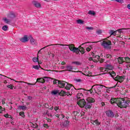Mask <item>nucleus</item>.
I'll list each match as a JSON object with an SVG mask.
<instances>
[{
	"mask_svg": "<svg viewBox=\"0 0 130 130\" xmlns=\"http://www.w3.org/2000/svg\"><path fill=\"white\" fill-rule=\"evenodd\" d=\"M32 61L34 62H39V60L38 57H34L32 58Z\"/></svg>",
	"mask_w": 130,
	"mask_h": 130,
	"instance_id": "obj_26",
	"label": "nucleus"
},
{
	"mask_svg": "<svg viewBox=\"0 0 130 130\" xmlns=\"http://www.w3.org/2000/svg\"><path fill=\"white\" fill-rule=\"evenodd\" d=\"M73 119H75V120H78V117H77V116H74V117H73Z\"/></svg>",
	"mask_w": 130,
	"mask_h": 130,
	"instance_id": "obj_58",
	"label": "nucleus"
},
{
	"mask_svg": "<svg viewBox=\"0 0 130 130\" xmlns=\"http://www.w3.org/2000/svg\"><path fill=\"white\" fill-rule=\"evenodd\" d=\"M7 88H9V89H11V90H13V88H14V86H13V85H9L7 86Z\"/></svg>",
	"mask_w": 130,
	"mask_h": 130,
	"instance_id": "obj_40",
	"label": "nucleus"
},
{
	"mask_svg": "<svg viewBox=\"0 0 130 130\" xmlns=\"http://www.w3.org/2000/svg\"><path fill=\"white\" fill-rule=\"evenodd\" d=\"M85 28L87 30H93V29H94V28H93V27H88V26H86Z\"/></svg>",
	"mask_w": 130,
	"mask_h": 130,
	"instance_id": "obj_42",
	"label": "nucleus"
},
{
	"mask_svg": "<svg viewBox=\"0 0 130 130\" xmlns=\"http://www.w3.org/2000/svg\"><path fill=\"white\" fill-rule=\"evenodd\" d=\"M19 115L20 116H22V117H25V113L24 112H20L19 113Z\"/></svg>",
	"mask_w": 130,
	"mask_h": 130,
	"instance_id": "obj_36",
	"label": "nucleus"
},
{
	"mask_svg": "<svg viewBox=\"0 0 130 130\" xmlns=\"http://www.w3.org/2000/svg\"><path fill=\"white\" fill-rule=\"evenodd\" d=\"M77 96H83V93H77Z\"/></svg>",
	"mask_w": 130,
	"mask_h": 130,
	"instance_id": "obj_60",
	"label": "nucleus"
},
{
	"mask_svg": "<svg viewBox=\"0 0 130 130\" xmlns=\"http://www.w3.org/2000/svg\"><path fill=\"white\" fill-rule=\"evenodd\" d=\"M8 118H11V119H10L11 121L13 120V117L10 115H8Z\"/></svg>",
	"mask_w": 130,
	"mask_h": 130,
	"instance_id": "obj_54",
	"label": "nucleus"
},
{
	"mask_svg": "<svg viewBox=\"0 0 130 130\" xmlns=\"http://www.w3.org/2000/svg\"><path fill=\"white\" fill-rule=\"evenodd\" d=\"M78 99L77 104L79 105L81 108H84L85 109L88 110L92 108V104L95 102V100L92 98H87L86 101L84 99H81V97L77 96Z\"/></svg>",
	"mask_w": 130,
	"mask_h": 130,
	"instance_id": "obj_1",
	"label": "nucleus"
},
{
	"mask_svg": "<svg viewBox=\"0 0 130 130\" xmlns=\"http://www.w3.org/2000/svg\"><path fill=\"white\" fill-rule=\"evenodd\" d=\"M117 106L120 108H127L130 107V100H125L123 98H117Z\"/></svg>",
	"mask_w": 130,
	"mask_h": 130,
	"instance_id": "obj_2",
	"label": "nucleus"
},
{
	"mask_svg": "<svg viewBox=\"0 0 130 130\" xmlns=\"http://www.w3.org/2000/svg\"><path fill=\"white\" fill-rule=\"evenodd\" d=\"M49 81L48 77H44L43 78H38L37 79V82H38L39 83H45L46 82H48Z\"/></svg>",
	"mask_w": 130,
	"mask_h": 130,
	"instance_id": "obj_9",
	"label": "nucleus"
},
{
	"mask_svg": "<svg viewBox=\"0 0 130 130\" xmlns=\"http://www.w3.org/2000/svg\"><path fill=\"white\" fill-rule=\"evenodd\" d=\"M55 111H57L59 109V107H55L54 108Z\"/></svg>",
	"mask_w": 130,
	"mask_h": 130,
	"instance_id": "obj_49",
	"label": "nucleus"
},
{
	"mask_svg": "<svg viewBox=\"0 0 130 130\" xmlns=\"http://www.w3.org/2000/svg\"><path fill=\"white\" fill-rule=\"evenodd\" d=\"M77 23H78V24H84V21L81 19H78L77 20Z\"/></svg>",
	"mask_w": 130,
	"mask_h": 130,
	"instance_id": "obj_33",
	"label": "nucleus"
},
{
	"mask_svg": "<svg viewBox=\"0 0 130 130\" xmlns=\"http://www.w3.org/2000/svg\"><path fill=\"white\" fill-rule=\"evenodd\" d=\"M16 17V15H15V14L14 13H10L8 16V18H9L10 19H14V18Z\"/></svg>",
	"mask_w": 130,
	"mask_h": 130,
	"instance_id": "obj_21",
	"label": "nucleus"
},
{
	"mask_svg": "<svg viewBox=\"0 0 130 130\" xmlns=\"http://www.w3.org/2000/svg\"><path fill=\"white\" fill-rule=\"evenodd\" d=\"M18 109L19 110H21V109L22 110H23V111H24L27 109V107H26V106H19L18 107Z\"/></svg>",
	"mask_w": 130,
	"mask_h": 130,
	"instance_id": "obj_19",
	"label": "nucleus"
},
{
	"mask_svg": "<svg viewBox=\"0 0 130 130\" xmlns=\"http://www.w3.org/2000/svg\"><path fill=\"white\" fill-rule=\"evenodd\" d=\"M88 15H91V16H95V15H96V13H95V11L90 10L88 11Z\"/></svg>",
	"mask_w": 130,
	"mask_h": 130,
	"instance_id": "obj_24",
	"label": "nucleus"
},
{
	"mask_svg": "<svg viewBox=\"0 0 130 130\" xmlns=\"http://www.w3.org/2000/svg\"><path fill=\"white\" fill-rule=\"evenodd\" d=\"M44 106L45 107V108H49V105L48 104H45Z\"/></svg>",
	"mask_w": 130,
	"mask_h": 130,
	"instance_id": "obj_44",
	"label": "nucleus"
},
{
	"mask_svg": "<svg viewBox=\"0 0 130 130\" xmlns=\"http://www.w3.org/2000/svg\"><path fill=\"white\" fill-rule=\"evenodd\" d=\"M105 67L107 69H109L110 68H111V65L109 64H106Z\"/></svg>",
	"mask_w": 130,
	"mask_h": 130,
	"instance_id": "obj_45",
	"label": "nucleus"
},
{
	"mask_svg": "<svg viewBox=\"0 0 130 130\" xmlns=\"http://www.w3.org/2000/svg\"><path fill=\"white\" fill-rule=\"evenodd\" d=\"M44 127H46V128H48V127H49V126L48 124H44Z\"/></svg>",
	"mask_w": 130,
	"mask_h": 130,
	"instance_id": "obj_46",
	"label": "nucleus"
},
{
	"mask_svg": "<svg viewBox=\"0 0 130 130\" xmlns=\"http://www.w3.org/2000/svg\"><path fill=\"white\" fill-rule=\"evenodd\" d=\"M0 113H3V108L0 106Z\"/></svg>",
	"mask_w": 130,
	"mask_h": 130,
	"instance_id": "obj_59",
	"label": "nucleus"
},
{
	"mask_svg": "<svg viewBox=\"0 0 130 130\" xmlns=\"http://www.w3.org/2000/svg\"><path fill=\"white\" fill-rule=\"evenodd\" d=\"M29 39L31 44H32V45H35V43H36V40L33 38V37H32V36H29Z\"/></svg>",
	"mask_w": 130,
	"mask_h": 130,
	"instance_id": "obj_18",
	"label": "nucleus"
},
{
	"mask_svg": "<svg viewBox=\"0 0 130 130\" xmlns=\"http://www.w3.org/2000/svg\"><path fill=\"white\" fill-rule=\"evenodd\" d=\"M33 125L32 127L34 128H37V127H38V125L37 124H36L35 125L33 124Z\"/></svg>",
	"mask_w": 130,
	"mask_h": 130,
	"instance_id": "obj_51",
	"label": "nucleus"
},
{
	"mask_svg": "<svg viewBox=\"0 0 130 130\" xmlns=\"http://www.w3.org/2000/svg\"><path fill=\"white\" fill-rule=\"evenodd\" d=\"M88 92H89L90 94H92L93 93V89L92 88L91 89L88 90Z\"/></svg>",
	"mask_w": 130,
	"mask_h": 130,
	"instance_id": "obj_56",
	"label": "nucleus"
},
{
	"mask_svg": "<svg viewBox=\"0 0 130 130\" xmlns=\"http://www.w3.org/2000/svg\"><path fill=\"white\" fill-rule=\"evenodd\" d=\"M101 45L106 49H110L111 48V41L109 40L104 41Z\"/></svg>",
	"mask_w": 130,
	"mask_h": 130,
	"instance_id": "obj_5",
	"label": "nucleus"
},
{
	"mask_svg": "<svg viewBox=\"0 0 130 130\" xmlns=\"http://www.w3.org/2000/svg\"><path fill=\"white\" fill-rule=\"evenodd\" d=\"M66 84L67 85L65 86V89H66V90H70V89H71V88L72 87V85L68 83L67 82H66Z\"/></svg>",
	"mask_w": 130,
	"mask_h": 130,
	"instance_id": "obj_22",
	"label": "nucleus"
},
{
	"mask_svg": "<svg viewBox=\"0 0 130 130\" xmlns=\"http://www.w3.org/2000/svg\"><path fill=\"white\" fill-rule=\"evenodd\" d=\"M52 45H60V46H68L69 49L71 51H72L73 53H76V54H80V49L79 48H76L75 47V45L73 44L69 45H64L61 44H55V45H50V46Z\"/></svg>",
	"mask_w": 130,
	"mask_h": 130,
	"instance_id": "obj_3",
	"label": "nucleus"
},
{
	"mask_svg": "<svg viewBox=\"0 0 130 130\" xmlns=\"http://www.w3.org/2000/svg\"><path fill=\"white\" fill-rule=\"evenodd\" d=\"M94 86H92V89H93V91L98 94V95H100L102 92V89L103 88V85H99L94 87Z\"/></svg>",
	"mask_w": 130,
	"mask_h": 130,
	"instance_id": "obj_6",
	"label": "nucleus"
},
{
	"mask_svg": "<svg viewBox=\"0 0 130 130\" xmlns=\"http://www.w3.org/2000/svg\"><path fill=\"white\" fill-rule=\"evenodd\" d=\"M71 123V121L69 120H65L63 122H62V126L61 127L63 128L68 127L70 126V124Z\"/></svg>",
	"mask_w": 130,
	"mask_h": 130,
	"instance_id": "obj_10",
	"label": "nucleus"
},
{
	"mask_svg": "<svg viewBox=\"0 0 130 130\" xmlns=\"http://www.w3.org/2000/svg\"><path fill=\"white\" fill-rule=\"evenodd\" d=\"M5 117H6L7 118H8L9 117V114H6L5 115H4Z\"/></svg>",
	"mask_w": 130,
	"mask_h": 130,
	"instance_id": "obj_62",
	"label": "nucleus"
},
{
	"mask_svg": "<svg viewBox=\"0 0 130 130\" xmlns=\"http://www.w3.org/2000/svg\"><path fill=\"white\" fill-rule=\"evenodd\" d=\"M118 60H122L123 62H125V59H123V57H119L117 58Z\"/></svg>",
	"mask_w": 130,
	"mask_h": 130,
	"instance_id": "obj_31",
	"label": "nucleus"
},
{
	"mask_svg": "<svg viewBox=\"0 0 130 130\" xmlns=\"http://www.w3.org/2000/svg\"><path fill=\"white\" fill-rule=\"evenodd\" d=\"M72 64H76V66H81V63L79 61H73Z\"/></svg>",
	"mask_w": 130,
	"mask_h": 130,
	"instance_id": "obj_28",
	"label": "nucleus"
},
{
	"mask_svg": "<svg viewBox=\"0 0 130 130\" xmlns=\"http://www.w3.org/2000/svg\"><path fill=\"white\" fill-rule=\"evenodd\" d=\"M58 82V86L59 88H64V87H66V84H67L66 82L61 80Z\"/></svg>",
	"mask_w": 130,
	"mask_h": 130,
	"instance_id": "obj_12",
	"label": "nucleus"
},
{
	"mask_svg": "<svg viewBox=\"0 0 130 130\" xmlns=\"http://www.w3.org/2000/svg\"><path fill=\"white\" fill-rule=\"evenodd\" d=\"M29 39H30V37L28 38L27 35H24V37L20 39L19 40L21 42H23L24 43L25 42H27V41H29Z\"/></svg>",
	"mask_w": 130,
	"mask_h": 130,
	"instance_id": "obj_11",
	"label": "nucleus"
},
{
	"mask_svg": "<svg viewBox=\"0 0 130 130\" xmlns=\"http://www.w3.org/2000/svg\"><path fill=\"white\" fill-rule=\"evenodd\" d=\"M59 92H60L59 90H58V89H54V90L52 91L51 94L52 95H57L58 96H59Z\"/></svg>",
	"mask_w": 130,
	"mask_h": 130,
	"instance_id": "obj_16",
	"label": "nucleus"
},
{
	"mask_svg": "<svg viewBox=\"0 0 130 130\" xmlns=\"http://www.w3.org/2000/svg\"><path fill=\"white\" fill-rule=\"evenodd\" d=\"M127 9H128L129 10H130V4H128V5H127Z\"/></svg>",
	"mask_w": 130,
	"mask_h": 130,
	"instance_id": "obj_64",
	"label": "nucleus"
},
{
	"mask_svg": "<svg viewBox=\"0 0 130 130\" xmlns=\"http://www.w3.org/2000/svg\"><path fill=\"white\" fill-rule=\"evenodd\" d=\"M28 100H32L33 99V98L31 96H29L27 97Z\"/></svg>",
	"mask_w": 130,
	"mask_h": 130,
	"instance_id": "obj_55",
	"label": "nucleus"
},
{
	"mask_svg": "<svg viewBox=\"0 0 130 130\" xmlns=\"http://www.w3.org/2000/svg\"><path fill=\"white\" fill-rule=\"evenodd\" d=\"M101 104L102 106H105V102H102Z\"/></svg>",
	"mask_w": 130,
	"mask_h": 130,
	"instance_id": "obj_61",
	"label": "nucleus"
},
{
	"mask_svg": "<svg viewBox=\"0 0 130 130\" xmlns=\"http://www.w3.org/2000/svg\"><path fill=\"white\" fill-rule=\"evenodd\" d=\"M0 76H1V77H0V78L1 79H2V80H6L5 78H8V77H7L5 75H2V74H0Z\"/></svg>",
	"mask_w": 130,
	"mask_h": 130,
	"instance_id": "obj_38",
	"label": "nucleus"
},
{
	"mask_svg": "<svg viewBox=\"0 0 130 130\" xmlns=\"http://www.w3.org/2000/svg\"><path fill=\"white\" fill-rule=\"evenodd\" d=\"M116 129L121 130V124H118L116 127Z\"/></svg>",
	"mask_w": 130,
	"mask_h": 130,
	"instance_id": "obj_27",
	"label": "nucleus"
},
{
	"mask_svg": "<svg viewBox=\"0 0 130 130\" xmlns=\"http://www.w3.org/2000/svg\"><path fill=\"white\" fill-rule=\"evenodd\" d=\"M8 25H4L3 26L2 29L4 31H7V30H8Z\"/></svg>",
	"mask_w": 130,
	"mask_h": 130,
	"instance_id": "obj_35",
	"label": "nucleus"
},
{
	"mask_svg": "<svg viewBox=\"0 0 130 130\" xmlns=\"http://www.w3.org/2000/svg\"><path fill=\"white\" fill-rule=\"evenodd\" d=\"M93 122H94L95 125H100V124H101V122L99 121L98 119L93 121Z\"/></svg>",
	"mask_w": 130,
	"mask_h": 130,
	"instance_id": "obj_25",
	"label": "nucleus"
},
{
	"mask_svg": "<svg viewBox=\"0 0 130 130\" xmlns=\"http://www.w3.org/2000/svg\"><path fill=\"white\" fill-rule=\"evenodd\" d=\"M92 46H89L88 47H87L86 49V51H88L89 52V51H91V49H92Z\"/></svg>",
	"mask_w": 130,
	"mask_h": 130,
	"instance_id": "obj_32",
	"label": "nucleus"
},
{
	"mask_svg": "<svg viewBox=\"0 0 130 130\" xmlns=\"http://www.w3.org/2000/svg\"><path fill=\"white\" fill-rule=\"evenodd\" d=\"M98 34H101L102 33V31L101 30H99L97 31Z\"/></svg>",
	"mask_w": 130,
	"mask_h": 130,
	"instance_id": "obj_57",
	"label": "nucleus"
},
{
	"mask_svg": "<svg viewBox=\"0 0 130 130\" xmlns=\"http://www.w3.org/2000/svg\"><path fill=\"white\" fill-rule=\"evenodd\" d=\"M125 59V61L128 63H130V58L129 57H125L124 58Z\"/></svg>",
	"mask_w": 130,
	"mask_h": 130,
	"instance_id": "obj_29",
	"label": "nucleus"
},
{
	"mask_svg": "<svg viewBox=\"0 0 130 130\" xmlns=\"http://www.w3.org/2000/svg\"><path fill=\"white\" fill-rule=\"evenodd\" d=\"M32 4L34 5V6H35V7H36V8H41V4L38 3V2L33 1Z\"/></svg>",
	"mask_w": 130,
	"mask_h": 130,
	"instance_id": "obj_17",
	"label": "nucleus"
},
{
	"mask_svg": "<svg viewBox=\"0 0 130 130\" xmlns=\"http://www.w3.org/2000/svg\"><path fill=\"white\" fill-rule=\"evenodd\" d=\"M81 114V116H84V115H85V112H81L80 113Z\"/></svg>",
	"mask_w": 130,
	"mask_h": 130,
	"instance_id": "obj_53",
	"label": "nucleus"
},
{
	"mask_svg": "<svg viewBox=\"0 0 130 130\" xmlns=\"http://www.w3.org/2000/svg\"><path fill=\"white\" fill-rule=\"evenodd\" d=\"M92 56H93V57H95V58H97V59H98V60L100 61V62L101 63H102V62H104V61L105 60V59H104L103 58H102L100 59V56H99V55L95 56V55H93Z\"/></svg>",
	"mask_w": 130,
	"mask_h": 130,
	"instance_id": "obj_15",
	"label": "nucleus"
},
{
	"mask_svg": "<svg viewBox=\"0 0 130 130\" xmlns=\"http://www.w3.org/2000/svg\"><path fill=\"white\" fill-rule=\"evenodd\" d=\"M66 69H67V71H68V72H72V73H81V74H82V75H85L83 72H82V71H73L72 70H74V69L73 68V66H72L68 65L67 66H66Z\"/></svg>",
	"mask_w": 130,
	"mask_h": 130,
	"instance_id": "obj_8",
	"label": "nucleus"
},
{
	"mask_svg": "<svg viewBox=\"0 0 130 130\" xmlns=\"http://www.w3.org/2000/svg\"><path fill=\"white\" fill-rule=\"evenodd\" d=\"M59 81L60 80L55 79L53 81V83L54 84V85H56L57 83H58V82H59ZM57 85L58 86V84Z\"/></svg>",
	"mask_w": 130,
	"mask_h": 130,
	"instance_id": "obj_34",
	"label": "nucleus"
},
{
	"mask_svg": "<svg viewBox=\"0 0 130 130\" xmlns=\"http://www.w3.org/2000/svg\"><path fill=\"white\" fill-rule=\"evenodd\" d=\"M66 95H67V96H69V95H70V96H72V94L70 92H66Z\"/></svg>",
	"mask_w": 130,
	"mask_h": 130,
	"instance_id": "obj_47",
	"label": "nucleus"
},
{
	"mask_svg": "<svg viewBox=\"0 0 130 130\" xmlns=\"http://www.w3.org/2000/svg\"><path fill=\"white\" fill-rule=\"evenodd\" d=\"M110 75L112 77L113 79H114L115 81L119 82V83H122V82L124 81V79H125V76H119V75H117L116 77H114L115 76H116V73H115L114 71L111 72Z\"/></svg>",
	"mask_w": 130,
	"mask_h": 130,
	"instance_id": "obj_4",
	"label": "nucleus"
},
{
	"mask_svg": "<svg viewBox=\"0 0 130 130\" xmlns=\"http://www.w3.org/2000/svg\"><path fill=\"white\" fill-rule=\"evenodd\" d=\"M114 32V31L113 30H111L109 32V34H110V35H113Z\"/></svg>",
	"mask_w": 130,
	"mask_h": 130,
	"instance_id": "obj_50",
	"label": "nucleus"
},
{
	"mask_svg": "<svg viewBox=\"0 0 130 130\" xmlns=\"http://www.w3.org/2000/svg\"><path fill=\"white\" fill-rule=\"evenodd\" d=\"M39 67H40V66L39 65H36V66H33L32 68L35 69V70H39Z\"/></svg>",
	"mask_w": 130,
	"mask_h": 130,
	"instance_id": "obj_37",
	"label": "nucleus"
},
{
	"mask_svg": "<svg viewBox=\"0 0 130 130\" xmlns=\"http://www.w3.org/2000/svg\"><path fill=\"white\" fill-rule=\"evenodd\" d=\"M106 115L108 117H110L111 118H113V117L115 116V114L113 112L112 110H109L106 111Z\"/></svg>",
	"mask_w": 130,
	"mask_h": 130,
	"instance_id": "obj_7",
	"label": "nucleus"
},
{
	"mask_svg": "<svg viewBox=\"0 0 130 130\" xmlns=\"http://www.w3.org/2000/svg\"><path fill=\"white\" fill-rule=\"evenodd\" d=\"M118 61L119 64H122V63H123V61H122L121 60H118Z\"/></svg>",
	"mask_w": 130,
	"mask_h": 130,
	"instance_id": "obj_52",
	"label": "nucleus"
},
{
	"mask_svg": "<svg viewBox=\"0 0 130 130\" xmlns=\"http://www.w3.org/2000/svg\"><path fill=\"white\" fill-rule=\"evenodd\" d=\"M104 57H106V58H110V59H111V58H112V55H110V54H108L106 55H105Z\"/></svg>",
	"mask_w": 130,
	"mask_h": 130,
	"instance_id": "obj_30",
	"label": "nucleus"
},
{
	"mask_svg": "<svg viewBox=\"0 0 130 130\" xmlns=\"http://www.w3.org/2000/svg\"><path fill=\"white\" fill-rule=\"evenodd\" d=\"M66 92L63 90H61V91H59V96H66Z\"/></svg>",
	"mask_w": 130,
	"mask_h": 130,
	"instance_id": "obj_23",
	"label": "nucleus"
},
{
	"mask_svg": "<svg viewBox=\"0 0 130 130\" xmlns=\"http://www.w3.org/2000/svg\"><path fill=\"white\" fill-rule=\"evenodd\" d=\"M110 102H111V104H112V105H114V106H115L116 107L118 105L117 99L111 98L110 100Z\"/></svg>",
	"mask_w": 130,
	"mask_h": 130,
	"instance_id": "obj_13",
	"label": "nucleus"
},
{
	"mask_svg": "<svg viewBox=\"0 0 130 130\" xmlns=\"http://www.w3.org/2000/svg\"><path fill=\"white\" fill-rule=\"evenodd\" d=\"M79 52H80L82 54H84L86 52L85 49L83 47H82L81 46L79 47Z\"/></svg>",
	"mask_w": 130,
	"mask_h": 130,
	"instance_id": "obj_20",
	"label": "nucleus"
},
{
	"mask_svg": "<svg viewBox=\"0 0 130 130\" xmlns=\"http://www.w3.org/2000/svg\"><path fill=\"white\" fill-rule=\"evenodd\" d=\"M48 46H45V47H44V48L41 49L39 51L38 53H42V52L41 51V50H42V49H44V48H46V47H48Z\"/></svg>",
	"mask_w": 130,
	"mask_h": 130,
	"instance_id": "obj_43",
	"label": "nucleus"
},
{
	"mask_svg": "<svg viewBox=\"0 0 130 130\" xmlns=\"http://www.w3.org/2000/svg\"><path fill=\"white\" fill-rule=\"evenodd\" d=\"M76 82H82V80L78 79L76 80Z\"/></svg>",
	"mask_w": 130,
	"mask_h": 130,
	"instance_id": "obj_63",
	"label": "nucleus"
},
{
	"mask_svg": "<svg viewBox=\"0 0 130 130\" xmlns=\"http://www.w3.org/2000/svg\"><path fill=\"white\" fill-rule=\"evenodd\" d=\"M117 3H120V4H122L123 3V0H116Z\"/></svg>",
	"mask_w": 130,
	"mask_h": 130,
	"instance_id": "obj_48",
	"label": "nucleus"
},
{
	"mask_svg": "<svg viewBox=\"0 0 130 130\" xmlns=\"http://www.w3.org/2000/svg\"><path fill=\"white\" fill-rule=\"evenodd\" d=\"M4 21L7 23V24L10 23V22H11V21L7 18H5L4 19Z\"/></svg>",
	"mask_w": 130,
	"mask_h": 130,
	"instance_id": "obj_39",
	"label": "nucleus"
},
{
	"mask_svg": "<svg viewBox=\"0 0 130 130\" xmlns=\"http://www.w3.org/2000/svg\"><path fill=\"white\" fill-rule=\"evenodd\" d=\"M128 30H130V28H121V29H118L117 31H118V32L120 34H121V33L123 34L124 33H126Z\"/></svg>",
	"mask_w": 130,
	"mask_h": 130,
	"instance_id": "obj_14",
	"label": "nucleus"
},
{
	"mask_svg": "<svg viewBox=\"0 0 130 130\" xmlns=\"http://www.w3.org/2000/svg\"><path fill=\"white\" fill-rule=\"evenodd\" d=\"M73 114L74 115V116H77V115H78V111H74L73 113Z\"/></svg>",
	"mask_w": 130,
	"mask_h": 130,
	"instance_id": "obj_41",
	"label": "nucleus"
}]
</instances>
